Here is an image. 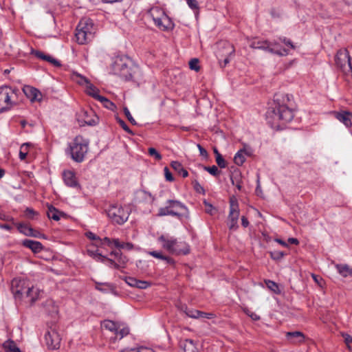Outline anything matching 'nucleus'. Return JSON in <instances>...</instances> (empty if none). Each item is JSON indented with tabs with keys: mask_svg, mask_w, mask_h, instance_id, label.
<instances>
[{
	"mask_svg": "<svg viewBox=\"0 0 352 352\" xmlns=\"http://www.w3.org/2000/svg\"><path fill=\"white\" fill-rule=\"evenodd\" d=\"M292 96L287 94L274 95V106L267 112V122L274 129H282L294 118V112L289 107Z\"/></svg>",
	"mask_w": 352,
	"mask_h": 352,
	"instance_id": "f257e3e1",
	"label": "nucleus"
},
{
	"mask_svg": "<svg viewBox=\"0 0 352 352\" xmlns=\"http://www.w3.org/2000/svg\"><path fill=\"white\" fill-rule=\"evenodd\" d=\"M96 261H100L102 263L107 262V257L102 255L100 253L97 254V256L94 258Z\"/></svg>",
	"mask_w": 352,
	"mask_h": 352,
	"instance_id": "69168bd1",
	"label": "nucleus"
},
{
	"mask_svg": "<svg viewBox=\"0 0 352 352\" xmlns=\"http://www.w3.org/2000/svg\"><path fill=\"white\" fill-rule=\"evenodd\" d=\"M217 47L216 56L219 62H223V66L225 67L230 62V56L234 54V47L227 41H220L218 43Z\"/></svg>",
	"mask_w": 352,
	"mask_h": 352,
	"instance_id": "9d476101",
	"label": "nucleus"
},
{
	"mask_svg": "<svg viewBox=\"0 0 352 352\" xmlns=\"http://www.w3.org/2000/svg\"><path fill=\"white\" fill-rule=\"evenodd\" d=\"M193 186H194V188L195 190L197 192H199V193H202V194H204L205 193V190L204 189V188L199 184V183L197 181H195V182H193Z\"/></svg>",
	"mask_w": 352,
	"mask_h": 352,
	"instance_id": "052dcab7",
	"label": "nucleus"
},
{
	"mask_svg": "<svg viewBox=\"0 0 352 352\" xmlns=\"http://www.w3.org/2000/svg\"><path fill=\"white\" fill-rule=\"evenodd\" d=\"M245 313L250 316L253 320L257 321L260 320V316H258L256 313L251 311L249 309H245Z\"/></svg>",
	"mask_w": 352,
	"mask_h": 352,
	"instance_id": "864d4df0",
	"label": "nucleus"
},
{
	"mask_svg": "<svg viewBox=\"0 0 352 352\" xmlns=\"http://www.w3.org/2000/svg\"><path fill=\"white\" fill-rule=\"evenodd\" d=\"M32 54L34 55L36 58L45 60L50 63L55 67H60L61 65L58 60L53 58L52 56L45 54L44 52L38 50H32Z\"/></svg>",
	"mask_w": 352,
	"mask_h": 352,
	"instance_id": "b1692460",
	"label": "nucleus"
},
{
	"mask_svg": "<svg viewBox=\"0 0 352 352\" xmlns=\"http://www.w3.org/2000/svg\"><path fill=\"white\" fill-rule=\"evenodd\" d=\"M89 141L81 135H77L69 143L68 152L72 159L76 162H82L88 151Z\"/></svg>",
	"mask_w": 352,
	"mask_h": 352,
	"instance_id": "20e7f679",
	"label": "nucleus"
},
{
	"mask_svg": "<svg viewBox=\"0 0 352 352\" xmlns=\"http://www.w3.org/2000/svg\"><path fill=\"white\" fill-rule=\"evenodd\" d=\"M106 244L109 248H113V239H110L109 237H104L102 239V242H100V245Z\"/></svg>",
	"mask_w": 352,
	"mask_h": 352,
	"instance_id": "bf43d9fd",
	"label": "nucleus"
},
{
	"mask_svg": "<svg viewBox=\"0 0 352 352\" xmlns=\"http://www.w3.org/2000/svg\"><path fill=\"white\" fill-rule=\"evenodd\" d=\"M47 215L49 219L54 221L60 220V217L65 215L63 212L58 210L52 205L48 206Z\"/></svg>",
	"mask_w": 352,
	"mask_h": 352,
	"instance_id": "393cba45",
	"label": "nucleus"
},
{
	"mask_svg": "<svg viewBox=\"0 0 352 352\" xmlns=\"http://www.w3.org/2000/svg\"><path fill=\"white\" fill-rule=\"evenodd\" d=\"M154 200V197L150 192L142 190L138 191L135 197V202L139 206H151Z\"/></svg>",
	"mask_w": 352,
	"mask_h": 352,
	"instance_id": "dca6fc26",
	"label": "nucleus"
},
{
	"mask_svg": "<svg viewBox=\"0 0 352 352\" xmlns=\"http://www.w3.org/2000/svg\"><path fill=\"white\" fill-rule=\"evenodd\" d=\"M63 181L69 187L71 188H79L80 184L76 177L75 173L72 170H64L63 173Z\"/></svg>",
	"mask_w": 352,
	"mask_h": 352,
	"instance_id": "a211bd4d",
	"label": "nucleus"
},
{
	"mask_svg": "<svg viewBox=\"0 0 352 352\" xmlns=\"http://www.w3.org/2000/svg\"><path fill=\"white\" fill-rule=\"evenodd\" d=\"M148 153L151 156H153L155 160H161L162 158V155L155 148L151 147L148 149Z\"/></svg>",
	"mask_w": 352,
	"mask_h": 352,
	"instance_id": "c03bdc74",
	"label": "nucleus"
},
{
	"mask_svg": "<svg viewBox=\"0 0 352 352\" xmlns=\"http://www.w3.org/2000/svg\"><path fill=\"white\" fill-rule=\"evenodd\" d=\"M120 249L131 251L134 249V245L130 242H126V243L122 242Z\"/></svg>",
	"mask_w": 352,
	"mask_h": 352,
	"instance_id": "4d7b16f0",
	"label": "nucleus"
},
{
	"mask_svg": "<svg viewBox=\"0 0 352 352\" xmlns=\"http://www.w3.org/2000/svg\"><path fill=\"white\" fill-rule=\"evenodd\" d=\"M189 67L192 70L198 72L200 69L199 65V60L197 58H192L189 62Z\"/></svg>",
	"mask_w": 352,
	"mask_h": 352,
	"instance_id": "a18cd8bd",
	"label": "nucleus"
},
{
	"mask_svg": "<svg viewBox=\"0 0 352 352\" xmlns=\"http://www.w3.org/2000/svg\"><path fill=\"white\" fill-rule=\"evenodd\" d=\"M30 236L36 238H45V235L43 234H41L39 231L35 230L34 229Z\"/></svg>",
	"mask_w": 352,
	"mask_h": 352,
	"instance_id": "338daca9",
	"label": "nucleus"
},
{
	"mask_svg": "<svg viewBox=\"0 0 352 352\" xmlns=\"http://www.w3.org/2000/svg\"><path fill=\"white\" fill-rule=\"evenodd\" d=\"M157 241L162 244V248L170 254L186 255L190 253V246L186 242L179 241L168 234L160 235Z\"/></svg>",
	"mask_w": 352,
	"mask_h": 352,
	"instance_id": "f03ea898",
	"label": "nucleus"
},
{
	"mask_svg": "<svg viewBox=\"0 0 352 352\" xmlns=\"http://www.w3.org/2000/svg\"><path fill=\"white\" fill-rule=\"evenodd\" d=\"M122 242L120 241L118 239H113V247L120 250Z\"/></svg>",
	"mask_w": 352,
	"mask_h": 352,
	"instance_id": "774afa93",
	"label": "nucleus"
},
{
	"mask_svg": "<svg viewBox=\"0 0 352 352\" xmlns=\"http://www.w3.org/2000/svg\"><path fill=\"white\" fill-rule=\"evenodd\" d=\"M250 47L266 50L280 56L288 54V50L285 48H280L279 45L276 41L270 42L267 40H255L251 43Z\"/></svg>",
	"mask_w": 352,
	"mask_h": 352,
	"instance_id": "423d86ee",
	"label": "nucleus"
},
{
	"mask_svg": "<svg viewBox=\"0 0 352 352\" xmlns=\"http://www.w3.org/2000/svg\"><path fill=\"white\" fill-rule=\"evenodd\" d=\"M102 327L109 331L114 335L111 337V341L115 342L117 340H121L129 333V329L127 327H121L120 324L110 320H104L102 322Z\"/></svg>",
	"mask_w": 352,
	"mask_h": 352,
	"instance_id": "0eeeda50",
	"label": "nucleus"
},
{
	"mask_svg": "<svg viewBox=\"0 0 352 352\" xmlns=\"http://www.w3.org/2000/svg\"><path fill=\"white\" fill-rule=\"evenodd\" d=\"M184 206L178 201L175 200H168L167 206L163 208H160L159 210L160 216H179V209L183 208Z\"/></svg>",
	"mask_w": 352,
	"mask_h": 352,
	"instance_id": "4468645a",
	"label": "nucleus"
},
{
	"mask_svg": "<svg viewBox=\"0 0 352 352\" xmlns=\"http://www.w3.org/2000/svg\"><path fill=\"white\" fill-rule=\"evenodd\" d=\"M23 91L31 102L41 101L42 99L40 91L33 87L26 85L23 87Z\"/></svg>",
	"mask_w": 352,
	"mask_h": 352,
	"instance_id": "f3484780",
	"label": "nucleus"
},
{
	"mask_svg": "<svg viewBox=\"0 0 352 352\" xmlns=\"http://www.w3.org/2000/svg\"><path fill=\"white\" fill-rule=\"evenodd\" d=\"M30 146V144L29 143H24L21 146L19 151V158L21 160H25Z\"/></svg>",
	"mask_w": 352,
	"mask_h": 352,
	"instance_id": "e433bc0d",
	"label": "nucleus"
},
{
	"mask_svg": "<svg viewBox=\"0 0 352 352\" xmlns=\"http://www.w3.org/2000/svg\"><path fill=\"white\" fill-rule=\"evenodd\" d=\"M287 340L292 344H300L305 341V335L300 331H291L286 333Z\"/></svg>",
	"mask_w": 352,
	"mask_h": 352,
	"instance_id": "4be33fe9",
	"label": "nucleus"
},
{
	"mask_svg": "<svg viewBox=\"0 0 352 352\" xmlns=\"http://www.w3.org/2000/svg\"><path fill=\"white\" fill-rule=\"evenodd\" d=\"M170 166L175 171H177L183 177H188V171L183 168V166L180 162L177 161H173L171 162Z\"/></svg>",
	"mask_w": 352,
	"mask_h": 352,
	"instance_id": "c756f323",
	"label": "nucleus"
},
{
	"mask_svg": "<svg viewBox=\"0 0 352 352\" xmlns=\"http://www.w3.org/2000/svg\"><path fill=\"white\" fill-rule=\"evenodd\" d=\"M151 285L149 282L145 280H140L137 279L136 287L139 289H146Z\"/></svg>",
	"mask_w": 352,
	"mask_h": 352,
	"instance_id": "8fccbe9b",
	"label": "nucleus"
},
{
	"mask_svg": "<svg viewBox=\"0 0 352 352\" xmlns=\"http://www.w3.org/2000/svg\"><path fill=\"white\" fill-rule=\"evenodd\" d=\"M99 89L94 85H92L91 82L88 83V85H86L87 94L92 96L97 100L99 99V97L101 96L100 95H99Z\"/></svg>",
	"mask_w": 352,
	"mask_h": 352,
	"instance_id": "2f4dec72",
	"label": "nucleus"
},
{
	"mask_svg": "<svg viewBox=\"0 0 352 352\" xmlns=\"http://www.w3.org/2000/svg\"><path fill=\"white\" fill-rule=\"evenodd\" d=\"M77 28H78L80 30L91 32L94 34L93 23L90 19H82L80 21Z\"/></svg>",
	"mask_w": 352,
	"mask_h": 352,
	"instance_id": "bb28decb",
	"label": "nucleus"
},
{
	"mask_svg": "<svg viewBox=\"0 0 352 352\" xmlns=\"http://www.w3.org/2000/svg\"><path fill=\"white\" fill-rule=\"evenodd\" d=\"M184 352H199L194 341L191 339H186L180 343Z\"/></svg>",
	"mask_w": 352,
	"mask_h": 352,
	"instance_id": "a878e982",
	"label": "nucleus"
},
{
	"mask_svg": "<svg viewBox=\"0 0 352 352\" xmlns=\"http://www.w3.org/2000/svg\"><path fill=\"white\" fill-rule=\"evenodd\" d=\"M229 203L230 211L228 216L227 225L230 230H236L239 228L238 220L240 214L239 203L234 197H231Z\"/></svg>",
	"mask_w": 352,
	"mask_h": 352,
	"instance_id": "1a4fd4ad",
	"label": "nucleus"
},
{
	"mask_svg": "<svg viewBox=\"0 0 352 352\" xmlns=\"http://www.w3.org/2000/svg\"><path fill=\"white\" fill-rule=\"evenodd\" d=\"M98 100L100 101L105 108L109 110L114 111L116 109V104L104 96H101Z\"/></svg>",
	"mask_w": 352,
	"mask_h": 352,
	"instance_id": "473e14b6",
	"label": "nucleus"
},
{
	"mask_svg": "<svg viewBox=\"0 0 352 352\" xmlns=\"http://www.w3.org/2000/svg\"><path fill=\"white\" fill-rule=\"evenodd\" d=\"M107 213L112 223L118 225H122L126 222L129 216V212L119 205L111 206L107 210Z\"/></svg>",
	"mask_w": 352,
	"mask_h": 352,
	"instance_id": "6e6552de",
	"label": "nucleus"
},
{
	"mask_svg": "<svg viewBox=\"0 0 352 352\" xmlns=\"http://www.w3.org/2000/svg\"><path fill=\"white\" fill-rule=\"evenodd\" d=\"M15 298L25 297L29 298L31 303H34L39 298L40 292L38 289L34 286L25 287V289H19L14 287V292H12Z\"/></svg>",
	"mask_w": 352,
	"mask_h": 352,
	"instance_id": "f8f14e48",
	"label": "nucleus"
},
{
	"mask_svg": "<svg viewBox=\"0 0 352 352\" xmlns=\"http://www.w3.org/2000/svg\"><path fill=\"white\" fill-rule=\"evenodd\" d=\"M197 146L199 151L200 155L204 157H208L207 151L203 146H201V145L199 144H198L197 145Z\"/></svg>",
	"mask_w": 352,
	"mask_h": 352,
	"instance_id": "0e129e2a",
	"label": "nucleus"
},
{
	"mask_svg": "<svg viewBox=\"0 0 352 352\" xmlns=\"http://www.w3.org/2000/svg\"><path fill=\"white\" fill-rule=\"evenodd\" d=\"M265 283L267 288L270 289L273 292H274L275 294H278L280 293V290L279 289L278 285L276 283H275L274 281L267 280H265Z\"/></svg>",
	"mask_w": 352,
	"mask_h": 352,
	"instance_id": "c9c22d12",
	"label": "nucleus"
},
{
	"mask_svg": "<svg viewBox=\"0 0 352 352\" xmlns=\"http://www.w3.org/2000/svg\"><path fill=\"white\" fill-rule=\"evenodd\" d=\"M28 287V286L26 285V281L24 280L14 278L12 280V283H11L12 292H14V287L19 288V289H22V288L25 289V287Z\"/></svg>",
	"mask_w": 352,
	"mask_h": 352,
	"instance_id": "72a5a7b5",
	"label": "nucleus"
},
{
	"mask_svg": "<svg viewBox=\"0 0 352 352\" xmlns=\"http://www.w3.org/2000/svg\"><path fill=\"white\" fill-rule=\"evenodd\" d=\"M45 340L49 349L55 350L60 348L61 338L55 324L49 327L45 335Z\"/></svg>",
	"mask_w": 352,
	"mask_h": 352,
	"instance_id": "9b49d317",
	"label": "nucleus"
},
{
	"mask_svg": "<svg viewBox=\"0 0 352 352\" xmlns=\"http://www.w3.org/2000/svg\"><path fill=\"white\" fill-rule=\"evenodd\" d=\"M16 226L19 232L23 234L25 236H30L32 232H33V228L30 227L28 224L19 223H16Z\"/></svg>",
	"mask_w": 352,
	"mask_h": 352,
	"instance_id": "7c9ffc66",
	"label": "nucleus"
},
{
	"mask_svg": "<svg viewBox=\"0 0 352 352\" xmlns=\"http://www.w3.org/2000/svg\"><path fill=\"white\" fill-rule=\"evenodd\" d=\"M215 160H216V162H217V165L221 168H224L226 167L227 164L222 155H218L217 157L215 158Z\"/></svg>",
	"mask_w": 352,
	"mask_h": 352,
	"instance_id": "09e8293b",
	"label": "nucleus"
},
{
	"mask_svg": "<svg viewBox=\"0 0 352 352\" xmlns=\"http://www.w3.org/2000/svg\"><path fill=\"white\" fill-rule=\"evenodd\" d=\"M285 253L282 251H274L270 252V257L275 261H279L283 258Z\"/></svg>",
	"mask_w": 352,
	"mask_h": 352,
	"instance_id": "37998d69",
	"label": "nucleus"
},
{
	"mask_svg": "<svg viewBox=\"0 0 352 352\" xmlns=\"http://www.w3.org/2000/svg\"><path fill=\"white\" fill-rule=\"evenodd\" d=\"M204 169L208 171L210 174L213 176H219L221 173V171L218 169L217 166L213 165L212 166H204Z\"/></svg>",
	"mask_w": 352,
	"mask_h": 352,
	"instance_id": "a19ab883",
	"label": "nucleus"
},
{
	"mask_svg": "<svg viewBox=\"0 0 352 352\" xmlns=\"http://www.w3.org/2000/svg\"><path fill=\"white\" fill-rule=\"evenodd\" d=\"M339 274L343 277H352V267L347 264H337L336 265Z\"/></svg>",
	"mask_w": 352,
	"mask_h": 352,
	"instance_id": "cd10ccee",
	"label": "nucleus"
},
{
	"mask_svg": "<svg viewBox=\"0 0 352 352\" xmlns=\"http://www.w3.org/2000/svg\"><path fill=\"white\" fill-rule=\"evenodd\" d=\"M75 36L78 44L84 45L93 38L94 34L91 32L80 30L76 28Z\"/></svg>",
	"mask_w": 352,
	"mask_h": 352,
	"instance_id": "6ab92c4d",
	"label": "nucleus"
},
{
	"mask_svg": "<svg viewBox=\"0 0 352 352\" xmlns=\"http://www.w3.org/2000/svg\"><path fill=\"white\" fill-rule=\"evenodd\" d=\"M188 6L192 10H198L199 5L197 0H186Z\"/></svg>",
	"mask_w": 352,
	"mask_h": 352,
	"instance_id": "5fc2aeb1",
	"label": "nucleus"
},
{
	"mask_svg": "<svg viewBox=\"0 0 352 352\" xmlns=\"http://www.w3.org/2000/svg\"><path fill=\"white\" fill-rule=\"evenodd\" d=\"M126 283L133 287H136L137 279L133 277H126L125 278Z\"/></svg>",
	"mask_w": 352,
	"mask_h": 352,
	"instance_id": "6e6d98bb",
	"label": "nucleus"
},
{
	"mask_svg": "<svg viewBox=\"0 0 352 352\" xmlns=\"http://www.w3.org/2000/svg\"><path fill=\"white\" fill-rule=\"evenodd\" d=\"M110 255L113 256L116 260L107 258V263L109 267L121 271L126 267L128 258L120 251H111Z\"/></svg>",
	"mask_w": 352,
	"mask_h": 352,
	"instance_id": "ddd939ff",
	"label": "nucleus"
},
{
	"mask_svg": "<svg viewBox=\"0 0 352 352\" xmlns=\"http://www.w3.org/2000/svg\"><path fill=\"white\" fill-rule=\"evenodd\" d=\"M148 15L160 30L170 32L173 30L175 24L163 9L159 7H153L148 11Z\"/></svg>",
	"mask_w": 352,
	"mask_h": 352,
	"instance_id": "7ed1b4c3",
	"label": "nucleus"
},
{
	"mask_svg": "<svg viewBox=\"0 0 352 352\" xmlns=\"http://www.w3.org/2000/svg\"><path fill=\"white\" fill-rule=\"evenodd\" d=\"M244 153V150H240L235 154L234 157V162L236 165L241 166L244 163L245 160Z\"/></svg>",
	"mask_w": 352,
	"mask_h": 352,
	"instance_id": "f704fd0d",
	"label": "nucleus"
},
{
	"mask_svg": "<svg viewBox=\"0 0 352 352\" xmlns=\"http://www.w3.org/2000/svg\"><path fill=\"white\" fill-rule=\"evenodd\" d=\"M3 347L7 352H12L18 346L13 340H9L3 343Z\"/></svg>",
	"mask_w": 352,
	"mask_h": 352,
	"instance_id": "ea45409f",
	"label": "nucleus"
},
{
	"mask_svg": "<svg viewBox=\"0 0 352 352\" xmlns=\"http://www.w3.org/2000/svg\"><path fill=\"white\" fill-rule=\"evenodd\" d=\"M19 94L20 91L17 88L6 85L0 87V113L11 109L17 103Z\"/></svg>",
	"mask_w": 352,
	"mask_h": 352,
	"instance_id": "39448f33",
	"label": "nucleus"
},
{
	"mask_svg": "<svg viewBox=\"0 0 352 352\" xmlns=\"http://www.w3.org/2000/svg\"><path fill=\"white\" fill-rule=\"evenodd\" d=\"M116 119L118 123L120 124V126L123 129L124 131L131 135L133 134V131L129 129V127L127 126V124L123 120L120 118L118 116H116Z\"/></svg>",
	"mask_w": 352,
	"mask_h": 352,
	"instance_id": "79ce46f5",
	"label": "nucleus"
},
{
	"mask_svg": "<svg viewBox=\"0 0 352 352\" xmlns=\"http://www.w3.org/2000/svg\"><path fill=\"white\" fill-rule=\"evenodd\" d=\"M280 41L284 43L286 45L289 46L292 49H295V45L292 43V42L286 38H280Z\"/></svg>",
	"mask_w": 352,
	"mask_h": 352,
	"instance_id": "e2e57ef3",
	"label": "nucleus"
},
{
	"mask_svg": "<svg viewBox=\"0 0 352 352\" xmlns=\"http://www.w3.org/2000/svg\"><path fill=\"white\" fill-rule=\"evenodd\" d=\"M185 313L188 317L193 318H199L200 316L199 315L200 314L198 312V310L188 309L187 308L185 311Z\"/></svg>",
	"mask_w": 352,
	"mask_h": 352,
	"instance_id": "de8ad7c7",
	"label": "nucleus"
},
{
	"mask_svg": "<svg viewBox=\"0 0 352 352\" xmlns=\"http://www.w3.org/2000/svg\"><path fill=\"white\" fill-rule=\"evenodd\" d=\"M335 116L340 122H342L346 127L352 125V113L347 111L335 112Z\"/></svg>",
	"mask_w": 352,
	"mask_h": 352,
	"instance_id": "412c9836",
	"label": "nucleus"
},
{
	"mask_svg": "<svg viewBox=\"0 0 352 352\" xmlns=\"http://www.w3.org/2000/svg\"><path fill=\"white\" fill-rule=\"evenodd\" d=\"M123 111H124V115L126 116V117L127 118L128 120L133 124V125H136L137 124V122L136 121L134 120V118H133V116H131L129 110L128 109L127 107H124L123 108Z\"/></svg>",
	"mask_w": 352,
	"mask_h": 352,
	"instance_id": "49530a36",
	"label": "nucleus"
},
{
	"mask_svg": "<svg viewBox=\"0 0 352 352\" xmlns=\"http://www.w3.org/2000/svg\"><path fill=\"white\" fill-rule=\"evenodd\" d=\"M335 61L338 67L344 70L346 67H349V70L352 69L351 57L347 50H340L338 51Z\"/></svg>",
	"mask_w": 352,
	"mask_h": 352,
	"instance_id": "2eb2a0df",
	"label": "nucleus"
},
{
	"mask_svg": "<svg viewBox=\"0 0 352 352\" xmlns=\"http://www.w3.org/2000/svg\"><path fill=\"white\" fill-rule=\"evenodd\" d=\"M116 71H119V75L126 80L132 78L131 69L126 63L116 62Z\"/></svg>",
	"mask_w": 352,
	"mask_h": 352,
	"instance_id": "aec40b11",
	"label": "nucleus"
},
{
	"mask_svg": "<svg viewBox=\"0 0 352 352\" xmlns=\"http://www.w3.org/2000/svg\"><path fill=\"white\" fill-rule=\"evenodd\" d=\"M22 245L24 247L30 249L35 254L41 252L44 248L41 242L30 239L23 240L22 241Z\"/></svg>",
	"mask_w": 352,
	"mask_h": 352,
	"instance_id": "5701e85b",
	"label": "nucleus"
},
{
	"mask_svg": "<svg viewBox=\"0 0 352 352\" xmlns=\"http://www.w3.org/2000/svg\"><path fill=\"white\" fill-rule=\"evenodd\" d=\"M24 214L25 217L30 219H34L38 215V212L32 208H27L24 211Z\"/></svg>",
	"mask_w": 352,
	"mask_h": 352,
	"instance_id": "58836bf2",
	"label": "nucleus"
},
{
	"mask_svg": "<svg viewBox=\"0 0 352 352\" xmlns=\"http://www.w3.org/2000/svg\"><path fill=\"white\" fill-rule=\"evenodd\" d=\"M148 254L159 259L163 260V258L164 257V255L162 254V252H157V251H151L148 252Z\"/></svg>",
	"mask_w": 352,
	"mask_h": 352,
	"instance_id": "13d9d810",
	"label": "nucleus"
},
{
	"mask_svg": "<svg viewBox=\"0 0 352 352\" xmlns=\"http://www.w3.org/2000/svg\"><path fill=\"white\" fill-rule=\"evenodd\" d=\"M342 336H343V338L344 339L345 343L346 344V345L349 348L350 347L349 344L352 343V336H351L350 335H349L347 333H343Z\"/></svg>",
	"mask_w": 352,
	"mask_h": 352,
	"instance_id": "680f3d73",
	"label": "nucleus"
},
{
	"mask_svg": "<svg viewBox=\"0 0 352 352\" xmlns=\"http://www.w3.org/2000/svg\"><path fill=\"white\" fill-rule=\"evenodd\" d=\"M85 234L88 239L93 240V241H96L99 244H100V242H102V239L91 232H86Z\"/></svg>",
	"mask_w": 352,
	"mask_h": 352,
	"instance_id": "3c124183",
	"label": "nucleus"
},
{
	"mask_svg": "<svg viewBox=\"0 0 352 352\" xmlns=\"http://www.w3.org/2000/svg\"><path fill=\"white\" fill-rule=\"evenodd\" d=\"M230 180L232 185L235 186L239 190H241V174L239 171H234V173H232V174L230 176Z\"/></svg>",
	"mask_w": 352,
	"mask_h": 352,
	"instance_id": "c85d7f7f",
	"label": "nucleus"
},
{
	"mask_svg": "<svg viewBox=\"0 0 352 352\" xmlns=\"http://www.w3.org/2000/svg\"><path fill=\"white\" fill-rule=\"evenodd\" d=\"M164 176H165L166 180L168 182H173L174 177L172 175V173H170L169 168L166 166L164 168Z\"/></svg>",
	"mask_w": 352,
	"mask_h": 352,
	"instance_id": "603ef678",
	"label": "nucleus"
},
{
	"mask_svg": "<svg viewBox=\"0 0 352 352\" xmlns=\"http://www.w3.org/2000/svg\"><path fill=\"white\" fill-rule=\"evenodd\" d=\"M73 78L74 80H75L78 84L80 85H88V83H89V80L85 76H82V75L79 74H77V73H74L73 74Z\"/></svg>",
	"mask_w": 352,
	"mask_h": 352,
	"instance_id": "4c0bfd02",
	"label": "nucleus"
}]
</instances>
